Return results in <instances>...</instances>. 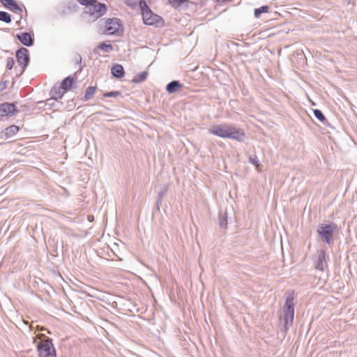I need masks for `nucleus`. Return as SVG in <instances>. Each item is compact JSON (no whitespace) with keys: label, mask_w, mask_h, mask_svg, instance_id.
I'll return each instance as SVG.
<instances>
[{"label":"nucleus","mask_w":357,"mask_h":357,"mask_svg":"<svg viewBox=\"0 0 357 357\" xmlns=\"http://www.w3.org/2000/svg\"><path fill=\"white\" fill-rule=\"evenodd\" d=\"M112 75L116 78H122L124 76L125 72L123 67L121 64H116L111 70Z\"/></svg>","instance_id":"14"},{"label":"nucleus","mask_w":357,"mask_h":357,"mask_svg":"<svg viewBox=\"0 0 357 357\" xmlns=\"http://www.w3.org/2000/svg\"><path fill=\"white\" fill-rule=\"evenodd\" d=\"M121 95L120 91H110V92H106L103 94L104 97L107 98H115Z\"/></svg>","instance_id":"27"},{"label":"nucleus","mask_w":357,"mask_h":357,"mask_svg":"<svg viewBox=\"0 0 357 357\" xmlns=\"http://www.w3.org/2000/svg\"><path fill=\"white\" fill-rule=\"evenodd\" d=\"M294 317V296L289 294L285 301L282 308V315L280 317V321L282 322L284 331L287 333L290 326L293 324Z\"/></svg>","instance_id":"2"},{"label":"nucleus","mask_w":357,"mask_h":357,"mask_svg":"<svg viewBox=\"0 0 357 357\" xmlns=\"http://www.w3.org/2000/svg\"><path fill=\"white\" fill-rule=\"evenodd\" d=\"M74 83V79L70 76L66 77L61 82V86L63 91H66L73 87Z\"/></svg>","instance_id":"16"},{"label":"nucleus","mask_w":357,"mask_h":357,"mask_svg":"<svg viewBox=\"0 0 357 357\" xmlns=\"http://www.w3.org/2000/svg\"><path fill=\"white\" fill-rule=\"evenodd\" d=\"M139 8L142 11V15H144V13L151 10V9L148 6L146 2L144 0L139 1Z\"/></svg>","instance_id":"26"},{"label":"nucleus","mask_w":357,"mask_h":357,"mask_svg":"<svg viewBox=\"0 0 357 357\" xmlns=\"http://www.w3.org/2000/svg\"><path fill=\"white\" fill-rule=\"evenodd\" d=\"M98 48L105 52H109L113 50V46L110 44L102 43L98 45Z\"/></svg>","instance_id":"23"},{"label":"nucleus","mask_w":357,"mask_h":357,"mask_svg":"<svg viewBox=\"0 0 357 357\" xmlns=\"http://www.w3.org/2000/svg\"><path fill=\"white\" fill-rule=\"evenodd\" d=\"M107 11V7L105 4L97 2L92 3V5L88 8L86 13H89L93 18L97 19L102 16Z\"/></svg>","instance_id":"5"},{"label":"nucleus","mask_w":357,"mask_h":357,"mask_svg":"<svg viewBox=\"0 0 357 357\" xmlns=\"http://www.w3.org/2000/svg\"><path fill=\"white\" fill-rule=\"evenodd\" d=\"M142 17L144 22L147 25H155L156 26H162L164 23L162 17L153 13L151 10L144 13Z\"/></svg>","instance_id":"6"},{"label":"nucleus","mask_w":357,"mask_h":357,"mask_svg":"<svg viewBox=\"0 0 357 357\" xmlns=\"http://www.w3.org/2000/svg\"><path fill=\"white\" fill-rule=\"evenodd\" d=\"M148 76V73L146 71L142 72L139 74H137L132 79L134 83H140L144 82Z\"/></svg>","instance_id":"18"},{"label":"nucleus","mask_w":357,"mask_h":357,"mask_svg":"<svg viewBox=\"0 0 357 357\" xmlns=\"http://www.w3.org/2000/svg\"><path fill=\"white\" fill-rule=\"evenodd\" d=\"M65 92L61 86L54 85L50 91V95L52 99L57 100L61 98Z\"/></svg>","instance_id":"13"},{"label":"nucleus","mask_w":357,"mask_h":357,"mask_svg":"<svg viewBox=\"0 0 357 357\" xmlns=\"http://www.w3.org/2000/svg\"><path fill=\"white\" fill-rule=\"evenodd\" d=\"M119 20L117 18L108 19L106 21L105 29L109 35L114 34L119 29Z\"/></svg>","instance_id":"9"},{"label":"nucleus","mask_w":357,"mask_h":357,"mask_svg":"<svg viewBox=\"0 0 357 357\" xmlns=\"http://www.w3.org/2000/svg\"><path fill=\"white\" fill-rule=\"evenodd\" d=\"M96 91V87L94 86H89L86 90V92H85V95H84V98L86 100H89V99H91L92 98V96H93L94 93Z\"/></svg>","instance_id":"21"},{"label":"nucleus","mask_w":357,"mask_h":357,"mask_svg":"<svg viewBox=\"0 0 357 357\" xmlns=\"http://www.w3.org/2000/svg\"><path fill=\"white\" fill-rule=\"evenodd\" d=\"M19 131V127L15 125L10 126L5 129V135L10 137L15 135Z\"/></svg>","instance_id":"17"},{"label":"nucleus","mask_w":357,"mask_h":357,"mask_svg":"<svg viewBox=\"0 0 357 357\" xmlns=\"http://www.w3.org/2000/svg\"><path fill=\"white\" fill-rule=\"evenodd\" d=\"M37 350L40 357H56V351L52 340L48 337L38 342Z\"/></svg>","instance_id":"3"},{"label":"nucleus","mask_w":357,"mask_h":357,"mask_svg":"<svg viewBox=\"0 0 357 357\" xmlns=\"http://www.w3.org/2000/svg\"><path fill=\"white\" fill-rule=\"evenodd\" d=\"M1 2L6 8L13 12L20 15L23 12L22 8H20L14 0H1Z\"/></svg>","instance_id":"11"},{"label":"nucleus","mask_w":357,"mask_h":357,"mask_svg":"<svg viewBox=\"0 0 357 357\" xmlns=\"http://www.w3.org/2000/svg\"><path fill=\"white\" fill-rule=\"evenodd\" d=\"M17 38L25 46L30 47L33 44V38L29 33L17 34Z\"/></svg>","instance_id":"12"},{"label":"nucleus","mask_w":357,"mask_h":357,"mask_svg":"<svg viewBox=\"0 0 357 357\" xmlns=\"http://www.w3.org/2000/svg\"><path fill=\"white\" fill-rule=\"evenodd\" d=\"M14 60L13 58L10 57V58H8L7 59V63H6V68L8 69V70H11L14 66Z\"/></svg>","instance_id":"30"},{"label":"nucleus","mask_w":357,"mask_h":357,"mask_svg":"<svg viewBox=\"0 0 357 357\" xmlns=\"http://www.w3.org/2000/svg\"><path fill=\"white\" fill-rule=\"evenodd\" d=\"M81 5L86 6V9L92 5L93 2H95V0H77Z\"/></svg>","instance_id":"28"},{"label":"nucleus","mask_w":357,"mask_h":357,"mask_svg":"<svg viewBox=\"0 0 357 357\" xmlns=\"http://www.w3.org/2000/svg\"><path fill=\"white\" fill-rule=\"evenodd\" d=\"M17 62L23 66V68L28 65L29 62V50L26 48L21 47L16 52ZM24 69H23V71Z\"/></svg>","instance_id":"8"},{"label":"nucleus","mask_w":357,"mask_h":357,"mask_svg":"<svg viewBox=\"0 0 357 357\" xmlns=\"http://www.w3.org/2000/svg\"><path fill=\"white\" fill-rule=\"evenodd\" d=\"M75 63L78 65L81 64V62H82V57L79 54L77 55L76 57L75 58Z\"/></svg>","instance_id":"32"},{"label":"nucleus","mask_w":357,"mask_h":357,"mask_svg":"<svg viewBox=\"0 0 357 357\" xmlns=\"http://www.w3.org/2000/svg\"><path fill=\"white\" fill-rule=\"evenodd\" d=\"M328 257H326V252L324 250H317L315 259V268L317 270L324 271L328 266Z\"/></svg>","instance_id":"7"},{"label":"nucleus","mask_w":357,"mask_h":357,"mask_svg":"<svg viewBox=\"0 0 357 357\" xmlns=\"http://www.w3.org/2000/svg\"><path fill=\"white\" fill-rule=\"evenodd\" d=\"M11 20V17L8 13L5 11H0V21L6 23H10Z\"/></svg>","instance_id":"22"},{"label":"nucleus","mask_w":357,"mask_h":357,"mask_svg":"<svg viewBox=\"0 0 357 357\" xmlns=\"http://www.w3.org/2000/svg\"><path fill=\"white\" fill-rule=\"evenodd\" d=\"M6 88V85L3 84H0V91L3 90Z\"/></svg>","instance_id":"33"},{"label":"nucleus","mask_w":357,"mask_h":357,"mask_svg":"<svg viewBox=\"0 0 357 357\" xmlns=\"http://www.w3.org/2000/svg\"><path fill=\"white\" fill-rule=\"evenodd\" d=\"M16 111V107L13 103L4 102L0 105V116L13 115Z\"/></svg>","instance_id":"10"},{"label":"nucleus","mask_w":357,"mask_h":357,"mask_svg":"<svg viewBox=\"0 0 357 357\" xmlns=\"http://www.w3.org/2000/svg\"><path fill=\"white\" fill-rule=\"evenodd\" d=\"M336 227V225L334 224L323 225L318 229L317 232L324 242L331 244L333 242V234Z\"/></svg>","instance_id":"4"},{"label":"nucleus","mask_w":357,"mask_h":357,"mask_svg":"<svg viewBox=\"0 0 357 357\" xmlns=\"http://www.w3.org/2000/svg\"><path fill=\"white\" fill-rule=\"evenodd\" d=\"M186 0H169V3L174 6L177 7L181 5V3H184Z\"/></svg>","instance_id":"29"},{"label":"nucleus","mask_w":357,"mask_h":357,"mask_svg":"<svg viewBox=\"0 0 357 357\" xmlns=\"http://www.w3.org/2000/svg\"><path fill=\"white\" fill-rule=\"evenodd\" d=\"M314 116L319 119L321 122H324L326 121L325 116L322 113V112L318 109H314L313 111Z\"/></svg>","instance_id":"25"},{"label":"nucleus","mask_w":357,"mask_h":357,"mask_svg":"<svg viewBox=\"0 0 357 357\" xmlns=\"http://www.w3.org/2000/svg\"><path fill=\"white\" fill-rule=\"evenodd\" d=\"M268 10H269V8L267 6H263L259 8H256L255 10V17L256 18H258V17H259V16L261 13H268Z\"/></svg>","instance_id":"20"},{"label":"nucleus","mask_w":357,"mask_h":357,"mask_svg":"<svg viewBox=\"0 0 357 357\" xmlns=\"http://www.w3.org/2000/svg\"><path fill=\"white\" fill-rule=\"evenodd\" d=\"M181 88H182V85L180 84V82L178 81L174 80V81L169 82L167 85L166 90L168 91V93H173L178 91Z\"/></svg>","instance_id":"15"},{"label":"nucleus","mask_w":357,"mask_h":357,"mask_svg":"<svg viewBox=\"0 0 357 357\" xmlns=\"http://www.w3.org/2000/svg\"><path fill=\"white\" fill-rule=\"evenodd\" d=\"M250 161L252 164L255 165L256 167H258L259 166V160L256 156L254 158L250 157Z\"/></svg>","instance_id":"31"},{"label":"nucleus","mask_w":357,"mask_h":357,"mask_svg":"<svg viewBox=\"0 0 357 357\" xmlns=\"http://www.w3.org/2000/svg\"><path fill=\"white\" fill-rule=\"evenodd\" d=\"M167 190V186H165L163 189L158 192V200H157V207L159 209L160 204H161L162 199L164 197L165 194L166 193Z\"/></svg>","instance_id":"24"},{"label":"nucleus","mask_w":357,"mask_h":357,"mask_svg":"<svg viewBox=\"0 0 357 357\" xmlns=\"http://www.w3.org/2000/svg\"><path fill=\"white\" fill-rule=\"evenodd\" d=\"M219 225L220 227L222 229L227 228V214L226 212L223 213H220L219 216Z\"/></svg>","instance_id":"19"},{"label":"nucleus","mask_w":357,"mask_h":357,"mask_svg":"<svg viewBox=\"0 0 357 357\" xmlns=\"http://www.w3.org/2000/svg\"><path fill=\"white\" fill-rule=\"evenodd\" d=\"M208 132L221 138L231 139L238 142H242L245 137L243 130L231 124L213 125L208 129Z\"/></svg>","instance_id":"1"}]
</instances>
